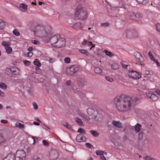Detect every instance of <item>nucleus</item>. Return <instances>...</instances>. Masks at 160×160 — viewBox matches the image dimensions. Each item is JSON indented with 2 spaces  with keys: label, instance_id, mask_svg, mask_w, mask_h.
Returning a JSON list of instances; mask_svg holds the SVG:
<instances>
[{
  "label": "nucleus",
  "instance_id": "39448f33",
  "mask_svg": "<svg viewBox=\"0 0 160 160\" xmlns=\"http://www.w3.org/2000/svg\"><path fill=\"white\" fill-rule=\"evenodd\" d=\"M17 157L15 160H25L26 158V153L24 150H20L17 151L16 153Z\"/></svg>",
  "mask_w": 160,
  "mask_h": 160
},
{
  "label": "nucleus",
  "instance_id": "c03bdc74",
  "mask_svg": "<svg viewBox=\"0 0 160 160\" xmlns=\"http://www.w3.org/2000/svg\"><path fill=\"white\" fill-rule=\"evenodd\" d=\"M143 133L142 132H141L138 134V138L139 140L142 139Z\"/></svg>",
  "mask_w": 160,
  "mask_h": 160
},
{
  "label": "nucleus",
  "instance_id": "cd10ccee",
  "mask_svg": "<svg viewBox=\"0 0 160 160\" xmlns=\"http://www.w3.org/2000/svg\"><path fill=\"white\" fill-rule=\"evenodd\" d=\"M15 126L19 128H24V125L19 122L16 123Z\"/></svg>",
  "mask_w": 160,
  "mask_h": 160
},
{
  "label": "nucleus",
  "instance_id": "338daca9",
  "mask_svg": "<svg viewBox=\"0 0 160 160\" xmlns=\"http://www.w3.org/2000/svg\"><path fill=\"white\" fill-rule=\"evenodd\" d=\"M38 142V139L37 138H36L35 139H34L33 140V144H35V143L37 142Z\"/></svg>",
  "mask_w": 160,
  "mask_h": 160
},
{
  "label": "nucleus",
  "instance_id": "2eb2a0df",
  "mask_svg": "<svg viewBox=\"0 0 160 160\" xmlns=\"http://www.w3.org/2000/svg\"><path fill=\"white\" fill-rule=\"evenodd\" d=\"M112 124L115 127L118 128H122V124L119 121H115L113 120L112 122Z\"/></svg>",
  "mask_w": 160,
  "mask_h": 160
},
{
  "label": "nucleus",
  "instance_id": "c85d7f7f",
  "mask_svg": "<svg viewBox=\"0 0 160 160\" xmlns=\"http://www.w3.org/2000/svg\"><path fill=\"white\" fill-rule=\"evenodd\" d=\"M137 2L139 4L145 5L148 2L147 0H137Z\"/></svg>",
  "mask_w": 160,
  "mask_h": 160
},
{
  "label": "nucleus",
  "instance_id": "0eeeda50",
  "mask_svg": "<svg viewBox=\"0 0 160 160\" xmlns=\"http://www.w3.org/2000/svg\"><path fill=\"white\" fill-rule=\"evenodd\" d=\"M65 38L60 37L54 46L58 48H61L65 46Z\"/></svg>",
  "mask_w": 160,
  "mask_h": 160
},
{
  "label": "nucleus",
  "instance_id": "c756f323",
  "mask_svg": "<svg viewBox=\"0 0 160 160\" xmlns=\"http://www.w3.org/2000/svg\"><path fill=\"white\" fill-rule=\"evenodd\" d=\"M104 52L106 54V55L110 57H112L114 55V54L111 52L108 51L107 50H105Z\"/></svg>",
  "mask_w": 160,
  "mask_h": 160
},
{
  "label": "nucleus",
  "instance_id": "774afa93",
  "mask_svg": "<svg viewBox=\"0 0 160 160\" xmlns=\"http://www.w3.org/2000/svg\"><path fill=\"white\" fill-rule=\"evenodd\" d=\"M145 74L147 75H150V72L149 71H147L145 72Z\"/></svg>",
  "mask_w": 160,
  "mask_h": 160
},
{
  "label": "nucleus",
  "instance_id": "680f3d73",
  "mask_svg": "<svg viewBox=\"0 0 160 160\" xmlns=\"http://www.w3.org/2000/svg\"><path fill=\"white\" fill-rule=\"evenodd\" d=\"M1 122L4 124H7L8 122V121L6 120H2L1 121Z\"/></svg>",
  "mask_w": 160,
  "mask_h": 160
},
{
  "label": "nucleus",
  "instance_id": "09e8293b",
  "mask_svg": "<svg viewBox=\"0 0 160 160\" xmlns=\"http://www.w3.org/2000/svg\"><path fill=\"white\" fill-rule=\"evenodd\" d=\"M111 68L112 69H116L118 68V65L117 64H112L111 65Z\"/></svg>",
  "mask_w": 160,
  "mask_h": 160
},
{
  "label": "nucleus",
  "instance_id": "58836bf2",
  "mask_svg": "<svg viewBox=\"0 0 160 160\" xmlns=\"http://www.w3.org/2000/svg\"><path fill=\"white\" fill-rule=\"evenodd\" d=\"M13 33L14 35L16 36H18L20 34V33L16 29L13 30Z\"/></svg>",
  "mask_w": 160,
  "mask_h": 160
},
{
  "label": "nucleus",
  "instance_id": "de8ad7c7",
  "mask_svg": "<svg viewBox=\"0 0 160 160\" xmlns=\"http://www.w3.org/2000/svg\"><path fill=\"white\" fill-rule=\"evenodd\" d=\"M109 25V23L108 22L102 23L101 24V26L103 27H106Z\"/></svg>",
  "mask_w": 160,
  "mask_h": 160
},
{
  "label": "nucleus",
  "instance_id": "ddd939ff",
  "mask_svg": "<svg viewBox=\"0 0 160 160\" xmlns=\"http://www.w3.org/2000/svg\"><path fill=\"white\" fill-rule=\"evenodd\" d=\"M10 70L12 74L19 75L21 73V71L20 70L15 67L12 68Z\"/></svg>",
  "mask_w": 160,
  "mask_h": 160
},
{
  "label": "nucleus",
  "instance_id": "dca6fc26",
  "mask_svg": "<svg viewBox=\"0 0 160 160\" xmlns=\"http://www.w3.org/2000/svg\"><path fill=\"white\" fill-rule=\"evenodd\" d=\"M72 27L75 30H78L82 28L83 25L80 22H77L74 24Z\"/></svg>",
  "mask_w": 160,
  "mask_h": 160
},
{
  "label": "nucleus",
  "instance_id": "864d4df0",
  "mask_svg": "<svg viewBox=\"0 0 160 160\" xmlns=\"http://www.w3.org/2000/svg\"><path fill=\"white\" fill-rule=\"evenodd\" d=\"M32 43L36 45H38L39 44V42L38 41L36 40H32Z\"/></svg>",
  "mask_w": 160,
  "mask_h": 160
},
{
  "label": "nucleus",
  "instance_id": "4be33fe9",
  "mask_svg": "<svg viewBox=\"0 0 160 160\" xmlns=\"http://www.w3.org/2000/svg\"><path fill=\"white\" fill-rule=\"evenodd\" d=\"M33 64L34 65L37 66L38 67H40L41 66V64L40 63L39 60L38 59H36L34 61Z\"/></svg>",
  "mask_w": 160,
  "mask_h": 160
},
{
  "label": "nucleus",
  "instance_id": "79ce46f5",
  "mask_svg": "<svg viewBox=\"0 0 160 160\" xmlns=\"http://www.w3.org/2000/svg\"><path fill=\"white\" fill-rule=\"evenodd\" d=\"M23 62L26 66H29L30 64V62L28 61L24 60L23 61Z\"/></svg>",
  "mask_w": 160,
  "mask_h": 160
},
{
  "label": "nucleus",
  "instance_id": "f03ea898",
  "mask_svg": "<svg viewBox=\"0 0 160 160\" xmlns=\"http://www.w3.org/2000/svg\"><path fill=\"white\" fill-rule=\"evenodd\" d=\"M29 27L31 30L38 37H48L51 33L52 28L49 26H44L38 25L35 22H32L29 24Z\"/></svg>",
  "mask_w": 160,
  "mask_h": 160
},
{
  "label": "nucleus",
  "instance_id": "3c124183",
  "mask_svg": "<svg viewBox=\"0 0 160 160\" xmlns=\"http://www.w3.org/2000/svg\"><path fill=\"white\" fill-rule=\"evenodd\" d=\"M32 105L33 106V108L35 110H37L38 108V106L37 104L35 102H33L32 103Z\"/></svg>",
  "mask_w": 160,
  "mask_h": 160
},
{
  "label": "nucleus",
  "instance_id": "7c9ffc66",
  "mask_svg": "<svg viewBox=\"0 0 160 160\" xmlns=\"http://www.w3.org/2000/svg\"><path fill=\"white\" fill-rule=\"evenodd\" d=\"M5 27V22H4L2 21L0 22V30H3Z\"/></svg>",
  "mask_w": 160,
  "mask_h": 160
},
{
  "label": "nucleus",
  "instance_id": "a19ab883",
  "mask_svg": "<svg viewBox=\"0 0 160 160\" xmlns=\"http://www.w3.org/2000/svg\"><path fill=\"white\" fill-rule=\"evenodd\" d=\"M104 152L102 151L97 150L96 152V154L98 155H103Z\"/></svg>",
  "mask_w": 160,
  "mask_h": 160
},
{
  "label": "nucleus",
  "instance_id": "b1692460",
  "mask_svg": "<svg viewBox=\"0 0 160 160\" xmlns=\"http://www.w3.org/2000/svg\"><path fill=\"white\" fill-rule=\"evenodd\" d=\"M90 132L94 137H97L99 135V133L97 131L92 130Z\"/></svg>",
  "mask_w": 160,
  "mask_h": 160
},
{
  "label": "nucleus",
  "instance_id": "5701e85b",
  "mask_svg": "<svg viewBox=\"0 0 160 160\" xmlns=\"http://www.w3.org/2000/svg\"><path fill=\"white\" fill-rule=\"evenodd\" d=\"M19 7L20 8H22L23 10H27L28 9V6L24 3L21 4L19 5Z\"/></svg>",
  "mask_w": 160,
  "mask_h": 160
},
{
  "label": "nucleus",
  "instance_id": "e433bc0d",
  "mask_svg": "<svg viewBox=\"0 0 160 160\" xmlns=\"http://www.w3.org/2000/svg\"><path fill=\"white\" fill-rule=\"evenodd\" d=\"M93 112V110L91 108H88L87 110V112L89 115H91Z\"/></svg>",
  "mask_w": 160,
  "mask_h": 160
},
{
  "label": "nucleus",
  "instance_id": "6ab92c4d",
  "mask_svg": "<svg viewBox=\"0 0 160 160\" xmlns=\"http://www.w3.org/2000/svg\"><path fill=\"white\" fill-rule=\"evenodd\" d=\"M2 45L5 48L10 46V42L8 41H3L2 43Z\"/></svg>",
  "mask_w": 160,
  "mask_h": 160
},
{
  "label": "nucleus",
  "instance_id": "052dcab7",
  "mask_svg": "<svg viewBox=\"0 0 160 160\" xmlns=\"http://www.w3.org/2000/svg\"><path fill=\"white\" fill-rule=\"evenodd\" d=\"M154 92L157 93L158 95H160V90L158 89H156Z\"/></svg>",
  "mask_w": 160,
  "mask_h": 160
},
{
  "label": "nucleus",
  "instance_id": "9b49d317",
  "mask_svg": "<svg viewBox=\"0 0 160 160\" xmlns=\"http://www.w3.org/2000/svg\"><path fill=\"white\" fill-rule=\"evenodd\" d=\"M134 55L137 61L140 62V64L142 65V63L143 62V58L141 54L139 52H136L134 53Z\"/></svg>",
  "mask_w": 160,
  "mask_h": 160
},
{
  "label": "nucleus",
  "instance_id": "2f4dec72",
  "mask_svg": "<svg viewBox=\"0 0 160 160\" xmlns=\"http://www.w3.org/2000/svg\"><path fill=\"white\" fill-rule=\"evenodd\" d=\"M150 98L152 99V100L155 101L158 99V98L156 95H155L153 93Z\"/></svg>",
  "mask_w": 160,
  "mask_h": 160
},
{
  "label": "nucleus",
  "instance_id": "bb28decb",
  "mask_svg": "<svg viewBox=\"0 0 160 160\" xmlns=\"http://www.w3.org/2000/svg\"><path fill=\"white\" fill-rule=\"evenodd\" d=\"M79 51L82 54H85L87 56L89 55V53L88 52L87 50L84 49H80L79 50Z\"/></svg>",
  "mask_w": 160,
  "mask_h": 160
},
{
  "label": "nucleus",
  "instance_id": "7ed1b4c3",
  "mask_svg": "<svg viewBox=\"0 0 160 160\" xmlns=\"http://www.w3.org/2000/svg\"><path fill=\"white\" fill-rule=\"evenodd\" d=\"M123 35L130 39L137 38L138 36V32L136 30L131 28L126 29L124 31Z\"/></svg>",
  "mask_w": 160,
  "mask_h": 160
},
{
  "label": "nucleus",
  "instance_id": "e2e57ef3",
  "mask_svg": "<svg viewBox=\"0 0 160 160\" xmlns=\"http://www.w3.org/2000/svg\"><path fill=\"white\" fill-rule=\"evenodd\" d=\"M87 44L88 46H91L92 45V43L91 42H88Z\"/></svg>",
  "mask_w": 160,
  "mask_h": 160
},
{
  "label": "nucleus",
  "instance_id": "a878e982",
  "mask_svg": "<svg viewBox=\"0 0 160 160\" xmlns=\"http://www.w3.org/2000/svg\"><path fill=\"white\" fill-rule=\"evenodd\" d=\"M5 49L7 53L8 54H11L12 52V48L11 47H10V46L7 48H5Z\"/></svg>",
  "mask_w": 160,
  "mask_h": 160
},
{
  "label": "nucleus",
  "instance_id": "f8f14e48",
  "mask_svg": "<svg viewBox=\"0 0 160 160\" xmlns=\"http://www.w3.org/2000/svg\"><path fill=\"white\" fill-rule=\"evenodd\" d=\"M60 37V35L58 34L52 37L50 39L51 44L53 46L55 45Z\"/></svg>",
  "mask_w": 160,
  "mask_h": 160
},
{
  "label": "nucleus",
  "instance_id": "37998d69",
  "mask_svg": "<svg viewBox=\"0 0 160 160\" xmlns=\"http://www.w3.org/2000/svg\"><path fill=\"white\" fill-rule=\"evenodd\" d=\"M105 78L108 81L111 82H112L113 80V79L109 76H106L105 77Z\"/></svg>",
  "mask_w": 160,
  "mask_h": 160
},
{
  "label": "nucleus",
  "instance_id": "8fccbe9b",
  "mask_svg": "<svg viewBox=\"0 0 160 160\" xmlns=\"http://www.w3.org/2000/svg\"><path fill=\"white\" fill-rule=\"evenodd\" d=\"M42 142L43 144L45 146H48L49 144L48 142L45 140H43L42 141Z\"/></svg>",
  "mask_w": 160,
  "mask_h": 160
},
{
  "label": "nucleus",
  "instance_id": "aec40b11",
  "mask_svg": "<svg viewBox=\"0 0 160 160\" xmlns=\"http://www.w3.org/2000/svg\"><path fill=\"white\" fill-rule=\"evenodd\" d=\"M85 5L82 4H79L77 6L76 10H81L82 9H86Z\"/></svg>",
  "mask_w": 160,
  "mask_h": 160
},
{
  "label": "nucleus",
  "instance_id": "412c9836",
  "mask_svg": "<svg viewBox=\"0 0 160 160\" xmlns=\"http://www.w3.org/2000/svg\"><path fill=\"white\" fill-rule=\"evenodd\" d=\"M94 71L96 73L98 74H100L102 72V69L98 67L95 68Z\"/></svg>",
  "mask_w": 160,
  "mask_h": 160
},
{
  "label": "nucleus",
  "instance_id": "f257e3e1",
  "mask_svg": "<svg viewBox=\"0 0 160 160\" xmlns=\"http://www.w3.org/2000/svg\"><path fill=\"white\" fill-rule=\"evenodd\" d=\"M113 102L118 110L122 112L129 111L133 102L132 98L124 94L115 98Z\"/></svg>",
  "mask_w": 160,
  "mask_h": 160
},
{
  "label": "nucleus",
  "instance_id": "6e6552de",
  "mask_svg": "<svg viewBox=\"0 0 160 160\" xmlns=\"http://www.w3.org/2000/svg\"><path fill=\"white\" fill-rule=\"evenodd\" d=\"M79 70V68L75 66H72L67 69V72L69 75H72L77 72Z\"/></svg>",
  "mask_w": 160,
  "mask_h": 160
},
{
  "label": "nucleus",
  "instance_id": "4c0bfd02",
  "mask_svg": "<svg viewBox=\"0 0 160 160\" xmlns=\"http://www.w3.org/2000/svg\"><path fill=\"white\" fill-rule=\"evenodd\" d=\"M0 88L2 89H6L7 88V86L4 83H0Z\"/></svg>",
  "mask_w": 160,
  "mask_h": 160
},
{
  "label": "nucleus",
  "instance_id": "ea45409f",
  "mask_svg": "<svg viewBox=\"0 0 160 160\" xmlns=\"http://www.w3.org/2000/svg\"><path fill=\"white\" fill-rule=\"evenodd\" d=\"M5 141V139L2 136H0V145Z\"/></svg>",
  "mask_w": 160,
  "mask_h": 160
},
{
  "label": "nucleus",
  "instance_id": "4468645a",
  "mask_svg": "<svg viewBox=\"0 0 160 160\" xmlns=\"http://www.w3.org/2000/svg\"><path fill=\"white\" fill-rule=\"evenodd\" d=\"M16 157L15 156L14 154L10 152L3 160H15Z\"/></svg>",
  "mask_w": 160,
  "mask_h": 160
},
{
  "label": "nucleus",
  "instance_id": "393cba45",
  "mask_svg": "<svg viewBox=\"0 0 160 160\" xmlns=\"http://www.w3.org/2000/svg\"><path fill=\"white\" fill-rule=\"evenodd\" d=\"M76 122L81 126H83V124L82 120L78 118H75Z\"/></svg>",
  "mask_w": 160,
  "mask_h": 160
},
{
  "label": "nucleus",
  "instance_id": "72a5a7b5",
  "mask_svg": "<svg viewBox=\"0 0 160 160\" xmlns=\"http://www.w3.org/2000/svg\"><path fill=\"white\" fill-rule=\"evenodd\" d=\"M143 158L145 160H155L154 159L151 158L149 156H148L147 155H144Z\"/></svg>",
  "mask_w": 160,
  "mask_h": 160
},
{
  "label": "nucleus",
  "instance_id": "9d476101",
  "mask_svg": "<svg viewBox=\"0 0 160 160\" xmlns=\"http://www.w3.org/2000/svg\"><path fill=\"white\" fill-rule=\"evenodd\" d=\"M58 154L57 151L55 149H52L49 153V158L50 159L54 160L57 159Z\"/></svg>",
  "mask_w": 160,
  "mask_h": 160
},
{
  "label": "nucleus",
  "instance_id": "5fc2aeb1",
  "mask_svg": "<svg viewBox=\"0 0 160 160\" xmlns=\"http://www.w3.org/2000/svg\"><path fill=\"white\" fill-rule=\"evenodd\" d=\"M152 94L153 93L151 92H148L146 93V95L148 97L150 98H151V96H152Z\"/></svg>",
  "mask_w": 160,
  "mask_h": 160
},
{
  "label": "nucleus",
  "instance_id": "69168bd1",
  "mask_svg": "<svg viewBox=\"0 0 160 160\" xmlns=\"http://www.w3.org/2000/svg\"><path fill=\"white\" fill-rule=\"evenodd\" d=\"M4 93L0 90V96L2 97L4 96Z\"/></svg>",
  "mask_w": 160,
  "mask_h": 160
},
{
  "label": "nucleus",
  "instance_id": "4d7b16f0",
  "mask_svg": "<svg viewBox=\"0 0 160 160\" xmlns=\"http://www.w3.org/2000/svg\"><path fill=\"white\" fill-rule=\"evenodd\" d=\"M88 42V41L84 39L83 41L82 42V44L83 45H85L87 44Z\"/></svg>",
  "mask_w": 160,
  "mask_h": 160
},
{
  "label": "nucleus",
  "instance_id": "423d86ee",
  "mask_svg": "<svg viewBox=\"0 0 160 160\" xmlns=\"http://www.w3.org/2000/svg\"><path fill=\"white\" fill-rule=\"evenodd\" d=\"M128 76L129 77L135 79H138L141 77V74L139 72L133 70L129 71Z\"/></svg>",
  "mask_w": 160,
  "mask_h": 160
},
{
  "label": "nucleus",
  "instance_id": "1a4fd4ad",
  "mask_svg": "<svg viewBox=\"0 0 160 160\" xmlns=\"http://www.w3.org/2000/svg\"><path fill=\"white\" fill-rule=\"evenodd\" d=\"M141 17V15L139 13L133 12H130L127 13V17L128 18H131L132 19H135V18H139Z\"/></svg>",
  "mask_w": 160,
  "mask_h": 160
},
{
  "label": "nucleus",
  "instance_id": "6e6d98bb",
  "mask_svg": "<svg viewBox=\"0 0 160 160\" xmlns=\"http://www.w3.org/2000/svg\"><path fill=\"white\" fill-rule=\"evenodd\" d=\"M153 61L157 64L158 67H160V63L158 61L155 59Z\"/></svg>",
  "mask_w": 160,
  "mask_h": 160
},
{
  "label": "nucleus",
  "instance_id": "20e7f679",
  "mask_svg": "<svg viewBox=\"0 0 160 160\" xmlns=\"http://www.w3.org/2000/svg\"><path fill=\"white\" fill-rule=\"evenodd\" d=\"M88 16L87 11H76L75 14L76 19H80L82 20L87 19Z\"/></svg>",
  "mask_w": 160,
  "mask_h": 160
},
{
  "label": "nucleus",
  "instance_id": "bf43d9fd",
  "mask_svg": "<svg viewBox=\"0 0 160 160\" xmlns=\"http://www.w3.org/2000/svg\"><path fill=\"white\" fill-rule=\"evenodd\" d=\"M86 145L87 147L89 148H91L92 146L91 144L89 143H86Z\"/></svg>",
  "mask_w": 160,
  "mask_h": 160
},
{
  "label": "nucleus",
  "instance_id": "603ef678",
  "mask_svg": "<svg viewBox=\"0 0 160 160\" xmlns=\"http://www.w3.org/2000/svg\"><path fill=\"white\" fill-rule=\"evenodd\" d=\"M87 121H88L90 120V119L89 117L87 115L85 114L83 116V117Z\"/></svg>",
  "mask_w": 160,
  "mask_h": 160
},
{
  "label": "nucleus",
  "instance_id": "f704fd0d",
  "mask_svg": "<svg viewBox=\"0 0 160 160\" xmlns=\"http://www.w3.org/2000/svg\"><path fill=\"white\" fill-rule=\"evenodd\" d=\"M78 132L81 134H84L85 133V130L82 128H80L78 129Z\"/></svg>",
  "mask_w": 160,
  "mask_h": 160
},
{
  "label": "nucleus",
  "instance_id": "a211bd4d",
  "mask_svg": "<svg viewBox=\"0 0 160 160\" xmlns=\"http://www.w3.org/2000/svg\"><path fill=\"white\" fill-rule=\"evenodd\" d=\"M141 126V125L139 123H137L135 125L134 127V129L136 133H138L139 132L140 130V128Z\"/></svg>",
  "mask_w": 160,
  "mask_h": 160
},
{
  "label": "nucleus",
  "instance_id": "49530a36",
  "mask_svg": "<svg viewBox=\"0 0 160 160\" xmlns=\"http://www.w3.org/2000/svg\"><path fill=\"white\" fill-rule=\"evenodd\" d=\"M125 62H121V64L122 67L124 68H126L128 66L127 65H126L125 63Z\"/></svg>",
  "mask_w": 160,
  "mask_h": 160
},
{
  "label": "nucleus",
  "instance_id": "13d9d810",
  "mask_svg": "<svg viewBox=\"0 0 160 160\" xmlns=\"http://www.w3.org/2000/svg\"><path fill=\"white\" fill-rule=\"evenodd\" d=\"M33 55V53L32 52H28L27 55L29 57H31Z\"/></svg>",
  "mask_w": 160,
  "mask_h": 160
},
{
  "label": "nucleus",
  "instance_id": "f3484780",
  "mask_svg": "<svg viewBox=\"0 0 160 160\" xmlns=\"http://www.w3.org/2000/svg\"><path fill=\"white\" fill-rule=\"evenodd\" d=\"M76 140L78 142H82L85 141L86 138L84 136H82L81 135H78L77 136Z\"/></svg>",
  "mask_w": 160,
  "mask_h": 160
},
{
  "label": "nucleus",
  "instance_id": "a18cd8bd",
  "mask_svg": "<svg viewBox=\"0 0 160 160\" xmlns=\"http://www.w3.org/2000/svg\"><path fill=\"white\" fill-rule=\"evenodd\" d=\"M70 59L69 58H66L64 59V61L65 62L67 63H69L70 62Z\"/></svg>",
  "mask_w": 160,
  "mask_h": 160
},
{
  "label": "nucleus",
  "instance_id": "473e14b6",
  "mask_svg": "<svg viewBox=\"0 0 160 160\" xmlns=\"http://www.w3.org/2000/svg\"><path fill=\"white\" fill-rule=\"evenodd\" d=\"M148 54L149 58L150 59L153 61L155 60L153 54L151 53V52H149L148 53Z\"/></svg>",
  "mask_w": 160,
  "mask_h": 160
},
{
  "label": "nucleus",
  "instance_id": "c9c22d12",
  "mask_svg": "<svg viewBox=\"0 0 160 160\" xmlns=\"http://www.w3.org/2000/svg\"><path fill=\"white\" fill-rule=\"evenodd\" d=\"M63 125L68 129H70L71 128V126L68 124L67 122H64L63 124Z\"/></svg>",
  "mask_w": 160,
  "mask_h": 160
},
{
  "label": "nucleus",
  "instance_id": "0e129e2a",
  "mask_svg": "<svg viewBox=\"0 0 160 160\" xmlns=\"http://www.w3.org/2000/svg\"><path fill=\"white\" fill-rule=\"evenodd\" d=\"M49 61L50 63H52L54 61V60L53 58H50L49 59Z\"/></svg>",
  "mask_w": 160,
  "mask_h": 160
}]
</instances>
